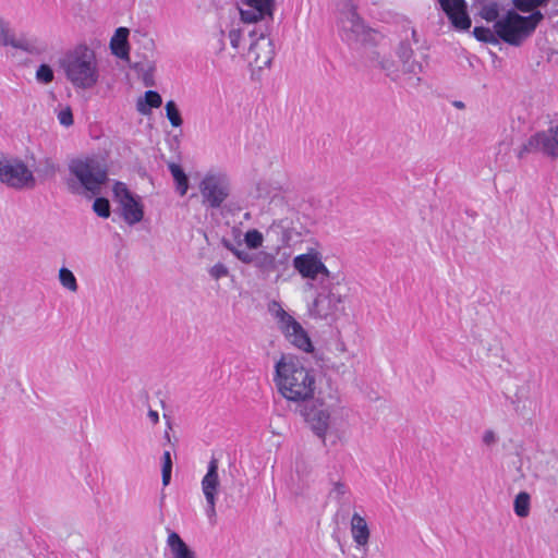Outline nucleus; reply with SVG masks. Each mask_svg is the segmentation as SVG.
I'll list each match as a JSON object with an SVG mask.
<instances>
[{
    "instance_id": "nucleus-39",
    "label": "nucleus",
    "mask_w": 558,
    "mask_h": 558,
    "mask_svg": "<svg viewBox=\"0 0 558 558\" xmlns=\"http://www.w3.org/2000/svg\"><path fill=\"white\" fill-rule=\"evenodd\" d=\"M482 440L486 446H493L497 441V436L494 430L487 429L483 433Z\"/></svg>"
},
{
    "instance_id": "nucleus-30",
    "label": "nucleus",
    "mask_w": 558,
    "mask_h": 558,
    "mask_svg": "<svg viewBox=\"0 0 558 558\" xmlns=\"http://www.w3.org/2000/svg\"><path fill=\"white\" fill-rule=\"evenodd\" d=\"M473 34L476 39L484 43H497V34L495 32V28L490 29L487 27L476 26L473 29Z\"/></svg>"
},
{
    "instance_id": "nucleus-32",
    "label": "nucleus",
    "mask_w": 558,
    "mask_h": 558,
    "mask_svg": "<svg viewBox=\"0 0 558 558\" xmlns=\"http://www.w3.org/2000/svg\"><path fill=\"white\" fill-rule=\"evenodd\" d=\"M171 471H172L171 453L169 451H165L162 454V469H161L163 486H167L170 483Z\"/></svg>"
},
{
    "instance_id": "nucleus-27",
    "label": "nucleus",
    "mask_w": 558,
    "mask_h": 558,
    "mask_svg": "<svg viewBox=\"0 0 558 558\" xmlns=\"http://www.w3.org/2000/svg\"><path fill=\"white\" fill-rule=\"evenodd\" d=\"M58 279L60 284L68 291L75 293L78 290L77 280L69 268L61 267L58 272Z\"/></svg>"
},
{
    "instance_id": "nucleus-15",
    "label": "nucleus",
    "mask_w": 558,
    "mask_h": 558,
    "mask_svg": "<svg viewBox=\"0 0 558 558\" xmlns=\"http://www.w3.org/2000/svg\"><path fill=\"white\" fill-rule=\"evenodd\" d=\"M238 8L243 23L254 24L266 17H272L274 0H239Z\"/></svg>"
},
{
    "instance_id": "nucleus-37",
    "label": "nucleus",
    "mask_w": 558,
    "mask_h": 558,
    "mask_svg": "<svg viewBox=\"0 0 558 558\" xmlns=\"http://www.w3.org/2000/svg\"><path fill=\"white\" fill-rule=\"evenodd\" d=\"M209 275L214 279L219 280L223 277H227L229 275V270H228L227 266L223 265L222 263H217L210 267Z\"/></svg>"
},
{
    "instance_id": "nucleus-44",
    "label": "nucleus",
    "mask_w": 558,
    "mask_h": 558,
    "mask_svg": "<svg viewBox=\"0 0 558 558\" xmlns=\"http://www.w3.org/2000/svg\"><path fill=\"white\" fill-rule=\"evenodd\" d=\"M340 350H341V351H344V350H345V348H344V344H343V343H341V345H340Z\"/></svg>"
},
{
    "instance_id": "nucleus-41",
    "label": "nucleus",
    "mask_w": 558,
    "mask_h": 558,
    "mask_svg": "<svg viewBox=\"0 0 558 558\" xmlns=\"http://www.w3.org/2000/svg\"><path fill=\"white\" fill-rule=\"evenodd\" d=\"M148 418L150 420V422L153 424H157L159 422V414L157 411L155 410H149L148 411Z\"/></svg>"
},
{
    "instance_id": "nucleus-38",
    "label": "nucleus",
    "mask_w": 558,
    "mask_h": 558,
    "mask_svg": "<svg viewBox=\"0 0 558 558\" xmlns=\"http://www.w3.org/2000/svg\"><path fill=\"white\" fill-rule=\"evenodd\" d=\"M228 37H229L231 46L234 49H238L240 47V43H241V39H242V32H241V29L232 28L229 32Z\"/></svg>"
},
{
    "instance_id": "nucleus-35",
    "label": "nucleus",
    "mask_w": 558,
    "mask_h": 558,
    "mask_svg": "<svg viewBox=\"0 0 558 558\" xmlns=\"http://www.w3.org/2000/svg\"><path fill=\"white\" fill-rule=\"evenodd\" d=\"M480 14L487 22L496 23V21L499 20L498 19V16H499L498 5L496 3L486 4L481 9Z\"/></svg>"
},
{
    "instance_id": "nucleus-31",
    "label": "nucleus",
    "mask_w": 558,
    "mask_h": 558,
    "mask_svg": "<svg viewBox=\"0 0 558 558\" xmlns=\"http://www.w3.org/2000/svg\"><path fill=\"white\" fill-rule=\"evenodd\" d=\"M549 0H513V5L521 12H532L538 7L546 5Z\"/></svg>"
},
{
    "instance_id": "nucleus-3",
    "label": "nucleus",
    "mask_w": 558,
    "mask_h": 558,
    "mask_svg": "<svg viewBox=\"0 0 558 558\" xmlns=\"http://www.w3.org/2000/svg\"><path fill=\"white\" fill-rule=\"evenodd\" d=\"M66 81L75 89L90 90L101 81V68L96 51L87 45H77L60 60Z\"/></svg>"
},
{
    "instance_id": "nucleus-6",
    "label": "nucleus",
    "mask_w": 558,
    "mask_h": 558,
    "mask_svg": "<svg viewBox=\"0 0 558 558\" xmlns=\"http://www.w3.org/2000/svg\"><path fill=\"white\" fill-rule=\"evenodd\" d=\"M345 296L339 291V283L326 280L319 283V291L315 296L310 315L314 318L328 319L343 311Z\"/></svg>"
},
{
    "instance_id": "nucleus-7",
    "label": "nucleus",
    "mask_w": 558,
    "mask_h": 558,
    "mask_svg": "<svg viewBox=\"0 0 558 558\" xmlns=\"http://www.w3.org/2000/svg\"><path fill=\"white\" fill-rule=\"evenodd\" d=\"M270 312L277 322L279 330L293 347L306 353L313 352L314 347L307 331L292 315L276 302L270 306Z\"/></svg>"
},
{
    "instance_id": "nucleus-22",
    "label": "nucleus",
    "mask_w": 558,
    "mask_h": 558,
    "mask_svg": "<svg viewBox=\"0 0 558 558\" xmlns=\"http://www.w3.org/2000/svg\"><path fill=\"white\" fill-rule=\"evenodd\" d=\"M167 545L171 551L172 558H196L195 553L175 532H171L168 535Z\"/></svg>"
},
{
    "instance_id": "nucleus-29",
    "label": "nucleus",
    "mask_w": 558,
    "mask_h": 558,
    "mask_svg": "<svg viewBox=\"0 0 558 558\" xmlns=\"http://www.w3.org/2000/svg\"><path fill=\"white\" fill-rule=\"evenodd\" d=\"M165 110L166 116L173 128H179L182 125L183 121L181 118V113L173 100L167 101Z\"/></svg>"
},
{
    "instance_id": "nucleus-11",
    "label": "nucleus",
    "mask_w": 558,
    "mask_h": 558,
    "mask_svg": "<svg viewBox=\"0 0 558 558\" xmlns=\"http://www.w3.org/2000/svg\"><path fill=\"white\" fill-rule=\"evenodd\" d=\"M530 153H542L550 158L558 157V125L532 135L521 147L519 157Z\"/></svg>"
},
{
    "instance_id": "nucleus-9",
    "label": "nucleus",
    "mask_w": 558,
    "mask_h": 558,
    "mask_svg": "<svg viewBox=\"0 0 558 558\" xmlns=\"http://www.w3.org/2000/svg\"><path fill=\"white\" fill-rule=\"evenodd\" d=\"M292 264L294 269L304 279L318 280L319 283L335 279V275L324 263L322 252L315 247H310L305 253L296 255Z\"/></svg>"
},
{
    "instance_id": "nucleus-28",
    "label": "nucleus",
    "mask_w": 558,
    "mask_h": 558,
    "mask_svg": "<svg viewBox=\"0 0 558 558\" xmlns=\"http://www.w3.org/2000/svg\"><path fill=\"white\" fill-rule=\"evenodd\" d=\"M0 46H12L15 48L21 47L14 38L10 23L3 19H0Z\"/></svg>"
},
{
    "instance_id": "nucleus-17",
    "label": "nucleus",
    "mask_w": 558,
    "mask_h": 558,
    "mask_svg": "<svg viewBox=\"0 0 558 558\" xmlns=\"http://www.w3.org/2000/svg\"><path fill=\"white\" fill-rule=\"evenodd\" d=\"M437 2L457 29L465 31L471 27L465 0H437Z\"/></svg>"
},
{
    "instance_id": "nucleus-24",
    "label": "nucleus",
    "mask_w": 558,
    "mask_h": 558,
    "mask_svg": "<svg viewBox=\"0 0 558 558\" xmlns=\"http://www.w3.org/2000/svg\"><path fill=\"white\" fill-rule=\"evenodd\" d=\"M162 104L161 96L155 90H147L143 98H138L136 109L140 113L147 116L153 108H159Z\"/></svg>"
},
{
    "instance_id": "nucleus-45",
    "label": "nucleus",
    "mask_w": 558,
    "mask_h": 558,
    "mask_svg": "<svg viewBox=\"0 0 558 558\" xmlns=\"http://www.w3.org/2000/svg\"><path fill=\"white\" fill-rule=\"evenodd\" d=\"M462 106H463L462 102L457 104V107H462Z\"/></svg>"
},
{
    "instance_id": "nucleus-18",
    "label": "nucleus",
    "mask_w": 558,
    "mask_h": 558,
    "mask_svg": "<svg viewBox=\"0 0 558 558\" xmlns=\"http://www.w3.org/2000/svg\"><path fill=\"white\" fill-rule=\"evenodd\" d=\"M305 420L310 424L314 434L325 440L331 426V410L328 407H312L305 412Z\"/></svg>"
},
{
    "instance_id": "nucleus-25",
    "label": "nucleus",
    "mask_w": 558,
    "mask_h": 558,
    "mask_svg": "<svg viewBox=\"0 0 558 558\" xmlns=\"http://www.w3.org/2000/svg\"><path fill=\"white\" fill-rule=\"evenodd\" d=\"M168 167L175 182L177 191L181 196H184L189 190V179L186 174L177 163H170Z\"/></svg>"
},
{
    "instance_id": "nucleus-20",
    "label": "nucleus",
    "mask_w": 558,
    "mask_h": 558,
    "mask_svg": "<svg viewBox=\"0 0 558 558\" xmlns=\"http://www.w3.org/2000/svg\"><path fill=\"white\" fill-rule=\"evenodd\" d=\"M250 56L254 59L257 66H268L274 59V47L270 39H267L263 34L250 47Z\"/></svg>"
},
{
    "instance_id": "nucleus-5",
    "label": "nucleus",
    "mask_w": 558,
    "mask_h": 558,
    "mask_svg": "<svg viewBox=\"0 0 558 558\" xmlns=\"http://www.w3.org/2000/svg\"><path fill=\"white\" fill-rule=\"evenodd\" d=\"M544 19L539 11H534L527 16H522L515 11H508L494 23L498 38L512 46H520L529 38L537 25Z\"/></svg>"
},
{
    "instance_id": "nucleus-33",
    "label": "nucleus",
    "mask_w": 558,
    "mask_h": 558,
    "mask_svg": "<svg viewBox=\"0 0 558 558\" xmlns=\"http://www.w3.org/2000/svg\"><path fill=\"white\" fill-rule=\"evenodd\" d=\"M54 74L48 64H40L36 71V80L43 84H49L53 81Z\"/></svg>"
},
{
    "instance_id": "nucleus-14",
    "label": "nucleus",
    "mask_w": 558,
    "mask_h": 558,
    "mask_svg": "<svg viewBox=\"0 0 558 558\" xmlns=\"http://www.w3.org/2000/svg\"><path fill=\"white\" fill-rule=\"evenodd\" d=\"M112 192L122 208V217L125 222L135 225L142 221L144 209L140 197L134 196L123 182H116Z\"/></svg>"
},
{
    "instance_id": "nucleus-43",
    "label": "nucleus",
    "mask_w": 558,
    "mask_h": 558,
    "mask_svg": "<svg viewBox=\"0 0 558 558\" xmlns=\"http://www.w3.org/2000/svg\"><path fill=\"white\" fill-rule=\"evenodd\" d=\"M50 170H51V172H54V171H56V167H54V165H52V163L50 165Z\"/></svg>"
},
{
    "instance_id": "nucleus-34",
    "label": "nucleus",
    "mask_w": 558,
    "mask_h": 558,
    "mask_svg": "<svg viewBox=\"0 0 558 558\" xmlns=\"http://www.w3.org/2000/svg\"><path fill=\"white\" fill-rule=\"evenodd\" d=\"M94 211L101 218H108L110 216L109 201L102 197H98L93 204Z\"/></svg>"
},
{
    "instance_id": "nucleus-36",
    "label": "nucleus",
    "mask_w": 558,
    "mask_h": 558,
    "mask_svg": "<svg viewBox=\"0 0 558 558\" xmlns=\"http://www.w3.org/2000/svg\"><path fill=\"white\" fill-rule=\"evenodd\" d=\"M57 117L59 123L65 128H69L73 124V113L69 106L61 108Z\"/></svg>"
},
{
    "instance_id": "nucleus-13",
    "label": "nucleus",
    "mask_w": 558,
    "mask_h": 558,
    "mask_svg": "<svg viewBox=\"0 0 558 558\" xmlns=\"http://www.w3.org/2000/svg\"><path fill=\"white\" fill-rule=\"evenodd\" d=\"M397 54L401 69L393 74L392 78L405 86L417 87L421 83L420 74L423 72L422 63L413 59V50L409 45L401 44Z\"/></svg>"
},
{
    "instance_id": "nucleus-4",
    "label": "nucleus",
    "mask_w": 558,
    "mask_h": 558,
    "mask_svg": "<svg viewBox=\"0 0 558 558\" xmlns=\"http://www.w3.org/2000/svg\"><path fill=\"white\" fill-rule=\"evenodd\" d=\"M107 180L106 169L95 158H75L69 162L66 186L73 194L88 197L98 195Z\"/></svg>"
},
{
    "instance_id": "nucleus-16",
    "label": "nucleus",
    "mask_w": 558,
    "mask_h": 558,
    "mask_svg": "<svg viewBox=\"0 0 558 558\" xmlns=\"http://www.w3.org/2000/svg\"><path fill=\"white\" fill-rule=\"evenodd\" d=\"M350 534L354 548L362 553L361 558H367L371 529L366 519L357 512H354L350 519Z\"/></svg>"
},
{
    "instance_id": "nucleus-21",
    "label": "nucleus",
    "mask_w": 558,
    "mask_h": 558,
    "mask_svg": "<svg viewBox=\"0 0 558 558\" xmlns=\"http://www.w3.org/2000/svg\"><path fill=\"white\" fill-rule=\"evenodd\" d=\"M268 231L277 235L280 242L286 245L299 235L293 220L289 217L274 220L269 225Z\"/></svg>"
},
{
    "instance_id": "nucleus-23",
    "label": "nucleus",
    "mask_w": 558,
    "mask_h": 558,
    "mask_svg": "<svg viewBox=\"0 0 558 558\" xmlns=\"http://www.w3.org/2000/svg\"><path fill=\"white\" fill-rule=\"evenodd\" d=\"M129 29L125 27H119L110 40L111 52L121 59L128 58L129 45H128Z\"/></svg>"
},
{
    "instance_id": "nucleus-1",
    "label": "nucleus",
    "mask_w": 558,
    "mask_h": 558,
    "mask_svg": "<svg viewBox=\"0 0 558 558\" xmlns=\"http://www.w3.org/2000/svg\"><path fill=\"white\" fill-rule=\"evenodd\" d=\"M274 384L288 402L300 404L315 397V373L294 355H282L276 362Z\"/></svg>"
},
{
    "instance_id": "nucleus-8",
    "label": "nucleus",
    "mask_w": 558,
    "mask_h": 558,
    "mask_svg": "<svg viewBox=\"0 0 558 558\" xmlns=\"http://www.w3.org/2000/svg\"><path fill=\"white\" fill-rule=\"evenodd\" d=\"M203 203L210 208H219L230 193V179L220 170H210L199 182Z\"/></svg>"
},
{
    "instance_id": "nucleus-19",
    "label": "nucleus",
    "mask_w": 558,
    "mask_h": 558,
    "mask_svg": "<svg viewBox=\"0 0 558 558\" xmlns=\"http://www.w3.org/2000/svg\"><path fill=\"white\" fill-rule=\"evenodd\" d=\"M342 36L349 40H357L365 32V26L354 8L343 11L340 19Z\"/></svg>"
},
{
    "instance_id": "nucleus-10",
    "label": "nucleus",
    "mask_w": 558,
    "mask_h": 558,
    "mask_svg": "<svg viewBox=\"0 0 558 558\" xmlns=\"http://www.w3.org/2000/svg\"><path fill=\"white\" fill-rule=\"evenodd\" d=\"M0 182L15 190L33 189L36 185L33 171L17 158L0 159Z\"/></svg>"
},
{
    "instance_id": "nucleus-12",
    "label": "nucleus",
    "mask_w": 558,
    "mask_h": 558,
    "mask_svg": "<svg viewBox=\"0 0 558 558\" xmlns=\"http://www.w3.org/2000/svg\"><path fill=\"white\" fill-rule=\"evenodd\" d=\"M218 470V460L211 458L207 465V472L201 482L202 493L206 500L205 512L210 522H215L216 520V504L221 486Z\"/></svg>"
},
{
    "instance_id": "nucleus-2",
    "label": "nucleus",
    "mask_w": 558,
    "mask_h": 558,
    "mask_svg": "<svg viewBox=\"0 0 558 558\" xmlns=\"http://www.w3.org/2000/svg\"><path fill=\"white\" fill-rule=\"evenodd\" d=\"M246 248H241L230 242L225 246L241 263L250 265L259 274L269 276L276 274L280 278L290 267L291 254L276 247L271 251L263 248L265 236L258 229H248L243 235Z\"/></svg>"
},
{
    "instance_id": "nucleus-26",
    "label": "nucleus",
    "mask_w": 558,
    "mask_h": 558,
    "mask_svg": "<svg viewBox=\"0 0 558 558\" xmlns=\"http://www.w3.org/2000/svg\"><path fill=\"white\" fill-rule=\"evenodd\" d=\"M531 497L526 492H520L513 501V511L520 518H526L530 514Z\"/></svg>"
},
{
    "instance_id": "nucleus-40",
    "label": "nucleus",
    "mask_w": 558,
    "mask_h": 558,
    "mask_svg": "<svg viewBox=\"0 0 558 558\" xmlns=\"http://www.w3.org/2000/svg\"><path fill=\"white\" fill-rule=\"evenodd\" d=\"M347 493V487L342 483H335L331 489V494H333L337 498L342 497Z\"/></svg>"
},
{
    "instance_id": "nucleus-42",
    "label": "nucleus",
    "mask_w": 558,
    "mask_h": 558,
    "mask_svg": "<svg viewBox=\"0 0 558 558\" xmlns=\"http://www.w3.org/2000/svg\"><path fill=\"white\" fill-rule=\"evenodd\" d=\"M415 36H416V32L413 29V31H412V37H413L414 41H417V39L415 38Z\"/></svg>"
}]
</instances>
